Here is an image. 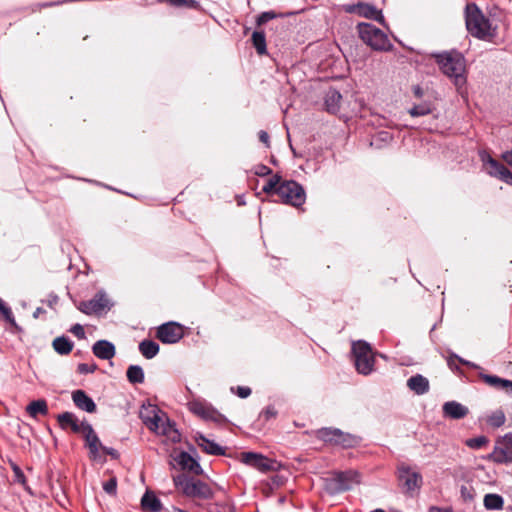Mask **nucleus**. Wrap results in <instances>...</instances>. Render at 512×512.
Returning <instances> with one entry per match:
<instances>
[{
    "label": "nucleus",
    "mask_w": 512,
    "mask_h": 512,
    "mask_svg": "<svg viewBox=\"0 0 512 512\" xmlns=\"http://www.w3.org/2000/svg\"><path fill=\"white\" fill-rule=\"evenodd\" d=\"M371 512H384L382 509H376V510H373Z\"/></svg>",
    "instance_id": "obj_61"
},
{
    "label": "nucleus",
    "mask_w": 512,
    "mask_h": 512,
    "mask_svg": "<svg viewBox=\"0 0 512 512\" xmlns=\"http://www.w3.org/2000/svg\"><path fill=\"white\" fill-rule=\"evenodd\" d=\"M196 443L202 449V451H204L207 454H211V455H224L225 454V449L223 447H221L214 441L209 440L204 435H201V434L198 435L196 437Z\"/></svg>",
    "instance_id": "obj_24"
},
{
    "label": "nucleus",
    "mask_w": 512,
    "mask_h": 512,
    "mask_svg": "<svg viewBox=\"0 0 512 512\" xmlns=\"http://www.w3.org/2000/svg\"><path fill=\"white\" fill-rule=\"evenodd\" d=\"M92 352L96 357L102 360H110L116 354L114 344L107 340H99L95 342L92 346Z\"/></svg>",
    "instance_id": "obj_20"
},
{
    "label": "nucleus",
    "mask_w": 512,
    "mask_h": 512,
    "mask_svg": "<svg viewBox=\"0 0 512 512\" xmlns=\"http://www.w3.org/2000/svg\"><path fill=\"white\" fill-rule=\"evenodd\" d=\"M467 489L465 487H462L461 489V493H462V496L465 498V499H472V495L470 493H466Z\"/></svg>",
    "instance_id": "obj_58"
},
{
    "label": "nucleus",
    "mask_w": 512,
    "mask_h": 512,
    "mask_svg": "<svg viewBox=\"0 0 512 512\" xmlns=\"http://www.w3.org/2000/svg\"><path fill=\"white\" fill-rule=\"evenodd\" d=\"M141 506L144 511L148 512H159L162 509L161 501L154 493L149 491L143 495L141 499Z\"/></svg>",
    "instance_id": "obj_25"
},
{
    "label": "nucleus",
    "mask_w": 512,
    "mask_h": 512,
    "mask_svg": "<svg viewBox=\"0 0 512 512\" xmlns=\"http://www.w3.org/2000/svg\"><path fill=\"white\" fill-rule=\"evenodd\" d=\"M282 182V177L279 175H273L267 183L263 186L262 190L266 194H277V189L280 186Z\"/></svg>",
    "instance_id": "obj_36"
},
{
    "label": "nucleus",
    "mask_w": 512,
    "mask_h": 512,
    "mask_svg": "<svg viewBox=\"0 0 512 512\" xmlns=\"http://www.w3.org/2000/svg\"><path fill=\"white\" fill-rule=\"evenodd\" d=\"M465 21L466 28L473 37L491 41L496 36V27L492 26L490 20L473 3L466 5Z\"/></svg>",
    "instance_id": "obj_1"
},
{
    "label": "nucleus",
    "mask_w": 512,
    "mask_h": 512,
    "mask_svg": "<svg viewBox=\"0 0 512 512\" xmlns=\"http://www.w3.org/2000/svg\"><path fill=\"white\" fill-rule=\"evenodd\" d=\"M407 387L415 394L423 395L429 391L430 385L426 377L416 374L407 380Z\"/></svg>",
    "instance_id": "obj_23"
},
{
    "label": "nucleus",
    "mask_w": 512,
    "mask_h": 512,
    "mask_svg": "<svg viewBox=\"0 0 512 512\" xmlns=\"http://www.w3.org/2000/svg\"><path fill=\"white\" fill-rule=\"evenodd\" d=\"M103 490L107 494L115 495L117 491V479L115 477H112L108 481L104 482Z\"/></svg>",
    "instance_id": "obj_42"
},
{
    "label": "nucleus",
    "mask_w": 512,
    "mask_h": 512,
    "mask_svg": "<svg viewBox=\"0 0 512 512\" xmlns=\"http://www.w3.org/2000/svg\"><path fill=\"white\" fill-rule=\"evenodd\" d=\"M480 378L489 386L504 390L509 394H512V381L500 378L496 375L480 374Z\"/></svg>",
    "instance_id": "obj_22"
},
{
    "label": "nucleus",
    "mask_w": 512,
    "mask_h": 512,
    "mask_svg": "<svg viewBox=\"0 0 512 512\" xmlns=\"http://www.w3.org/2000/svg\"><path fill=\"white\" fill-rule=\"evenodd\" d=\"M399 479L404 481V486L408 492L419 488L422 483L421 475L417 472L411 471L407 466L399 468Z\"/></svg>",
    "instance_id": "obj_16"
},
{
    "label": "nucleus",
    "mask_w": 512,
    "mask_h": 512,
    "mask_svg": "<svg viewBox=\"0 0 512 512\" xmlns=\"http://www.w3.org/2000/svg\"><path fill=\"white\" fill-rule=\"evenodd\" d=\"M26 411L32 418H36L39 414L47 415V402L44 399L34 400L26 407Z\"/></svg>",
    "instance_id": "obj_28"
},
{
    "label": "nucleus",
    "mask_w": 512,
    "mask_h": 512,
    "mask_svg": "<svg viewBox=\"0 0 512 512\" xmlns=\"http://www.w3.org/2000/svg\"><path fill=\"white\" fill-rule=\"evenodd\" d=\"M275 17H276V14L273 11L263 12L257 17L256 23L258 26H261V25L267 23L268 21L274 19Z\"/></svg>",
    "instance_id": "obj_43"
},
{
    "label": "nucleus",
    "mask_w": 512,
    "mask_h": 512,
    "mask_svg": "<svg viewBox=\"0 0 512 512\" xmlns=\"http://www.w3.org/2000/svg\"><path fill=\"white\" fill-rule=\"evenodd\" d=\"M10 467L14 473V481L25 486L26 485V477L21 470V468L13 461H10Z\"/></svg>",
    "instance_id": "obj_38"
},
{
    "label": "nucleus",
    "mask_w": 512,
    "mask_h": 512,
    "mask_svg": "<svg viewBox=\"0 0 512 512\" xmlns=\"http://www.w3.org/2000/svg\"><path fill=\"white\" fill-rule=\"evenodd\" d=\"M488 422L493 427H500L505 423V415L503 412L497 411L490 416Z\"/></svg>",
    "instance_id": "obj_40"
},
{
    "label": "nucleus",
    "mask_w": 512,
    "mask_h": 512,
    "mask_svg": "<svg viewBox=\"0 0 512 512\" xmlns=\"http://www.w3.org/2000/svg\"><path fill=\"white\" fill-rule=\"evenodd\" d=\"M468 408L456 401H449L443 405L444 416L451 419H462L468 414Z\"/></svg>",
    "instance_id": "obj_21"
},
{
    "label": "nucleus",
    "mask_w": 512,
    "mask_h": 512,
    "mask_svg": "<svg viewBox=\"0 0 512 512\" xmlns=\"http://www.w3.org/2000/svg\"><path fill=\"white\" fill-rule=\"evenodd\" d=\"M277 195L283 203L294 207L301 206L306 199L303 187L294 180H282L277 189Z\"/></svg>",
    "instance_id": "obj_7"
},
{
    "label": "nucleus",
    "mask_w": 512,
    "mask_h": 512,
    "mask_svg": "<svg viewBox=\"0 0 512 512\" xmlns=\"http://www.w3.org/2000/svg\"><path fill=\"white\" fill-rule=\"evenodd\" d=\"M490 459L496 463L512 462V433L506 434L499 439L490 454Z\"/></svg>",
    "instance_id": "obj_11"
},
{
    "label": "nucleus",
    "mask_w": 512,
    "mask_h": 512,
    "mask_svg": "<svg viewBox=\"0 0 512 512\" xmlns=\"http://www.w3.org/2000/svg\"><path fill=\"white\" fill-rule=\"evenodd\" d=\"M80 434L84 436L87 445H89L93 441L98 442V436L96 435L94 429L89 423H87V425L83 427V430Z\"/></svg>",
    "instance_id": "obj_37"
},
{
    "label": "nucleus",
    "mask_w": 512,
    "mask_h": 512,
    "mask_svg": "<svg viewBox=\"0 0 512 512\" xmlns=\"http://www.w3.org/2000/svg\"><path fill=\"white\" fill-rule=\"evenodd\" d=\"M242 461L246 465L258 469L261 472L270 471L273 468L272 462L262 454L245 452L242 454Z\"/></svg>",
    "instance_id": "obj_14"
},
{
    "label": "nucleus",
    "mask_w": 512,
    "mask_h": 512,
    "mask_svg": "<svg viewBox=\"0 0 512 512\" xmlns=\"http://www.w3.org/2000/svg\"><path fill=\"white\" fill-rule=\"evenodd\" d=\"M2 301V299L0 298V302Z\"/></svg>",
    "instance_id": "obj_62"
},
{
    "label": "nucleus",
    "mask_w": 512,
    "mask_h": 512,
    "mask_svg": "<svg viewBox=\"0 0 512 512\" xmlns=\"http://www.w3.org/2000/svg\"><path fill=\"white\" fill-rule=\"evenodd\" d=\"M175 487L186 497L209 500L214 497V491L210 485L200 479L189 477L185 474L173 476Z\"/></svg>",
    "instance_id": "obj_3"
},
{
    "label": "nucleus",
    "mask_w": 512,
    "mask_h": 512,
    "mask_svg": "<svg viewBox=\"0 0 512 512\" xmlns=\"http://www.w3.org/2000/svg\"><path fill=\"white\" fill-rule=\"evenodd\" d=\"M455 361H457L454 357V355H451L449 358H448V366L454 370V369H458V367L455 365Z\"/></svg>",
    "instance_id": "obj_54"
},
{
    "label": "nucleus",
    "mask_w": 512,
    "mask_h": 512,
    "mask_svg": "<svg viewBox=\"0 0 512 512\" xmlns=\"http://www.w3.org/2000/svg\"><path fill=\"white\" fill-rule=\"evenodd\" d=\"M361 482V475L356 470L335 471L327 479V488L332 494L351 490Z\"/></svg>",
    "instance_id": "obj_5"
},
{
    "label": "nucleus",
    "mask_w": 512,
    "mask_h": 512,
    "mask_svg": "<svg viewBox=\"0 0 512 512\" xmlns=\"http://www.w3.org/2000/svg\"><path fill=\"white\" fill-rule=\"evenodd\" d=\"M502 159L512 167V150L506 151L502 154Z\"/></svg>",
    "instance_id": "obj_52"
},
{
    "label": "nucleus",
    "mask_w": 512,
    "mask_h": 512,
    "mask_svg": "<svg viewBox=\"0 0 512 512\" xmlns=\"http://www.w3.org/2000/svg\"><path fill=\"white\" fill-rule=\"evenodd\" d=\"M357 31L361 40L377 51H390L393 48L387 35L379 28L370 23H359Z\"/></svg>",
    "instance_id": "obj_4"
},
{
    "label": "nucleus",
    "mask_w": 512,
    "mask_h": 512,
    "mask_svg": "<svg viewBox=\"0 0 512 512\" xmlns=\"http://www.w3.org/2000/svg\"><path fill=\"white\" fill-rule=\"evenodd\" d=\"M483 504L487 510H501L504 506V499L499 494L489 493L484 496Z\"/></svg>",
    "instance_id": "obj_30"
},
{
    "label": "nucleus",
    "mask_w": 512,
    "mask_h": 512,
    "mask_svg": "<svg viewBox=\"0 0 512 512\" xmlns=\"http://www.w3.org/2000/svg\"><path fill=\"white\" fill-rule=\"evenodd\" d=\"M43 313H45V310H44L43 308H41V307H38V308L34 311V313H33V317H34V318H38V317L40 316V314H43Z\"/></svg>",
    "instance_id": "obj_57"
},
{
    "label": "nucleus",
    "mask_w": 512,
    "mask_h": 512,
    "mask_svg": "<svg viewBox=\"0 0 512 512\" xmlns=\"http://www.w3.org/2000/svg\"><path fill=\"white\" fill-rule=\"evenodd\" d=\"M127 379L132 384H141L144 382V371L138 365H131L126 372Z\"/></svg>",
    "instance_id": "obj_32"
},
{
    "label": "nucleus",
    "mask_w": 512,
    "mask_h": 512,
    "mask_svg": "<svg viewBox=\"0 0 512 512\" xmlns=\"http://www.w3.org/2000/svg\"><path fill=\"white\" fill-rule=\"evenodd\" d=\"M102 451H103L105 454H107V455H111V456H112V457H114V458H117V457H118V452H117L115 449H113V448H108V447L103 446V447H102Z\"/></svg>",
    "instance_id": "obj_53"
},
{
    "label": "nucleus",
    "mask_w": 512,
    "mask_h": 512,
    "mask_svg": "<svg viewBox=\"0 0 512 512\" xmlns=\"http://www.w3.org/2000/svg\"><path fill=\"white\" fill-rule=\"evenodd\" d=\"M415 94H416L417 96H421V91H420V88H419V87H417V88L415 89Z\"/></svg>",
    "instance_id": "obj_60"
},
{
    "label": "nucleus",
    "mask_w": 512,
    "mask_h": 512,
    "mask_svg": "<svg viewBox=\"0 0 512 512\" xmlns=\"http://www.w3.org/2000/svg\"><path fill=\"white\" fill-rule=\"evenodd\" d=\"M189 410L205 420H210L218 424H226L228 422L224 415L218 412L210 404L203 401L195 400L190 402Z\"/></svg>",
    "instance_id": "obj_9"
},
{
    "label": "nucleus",
    "mask_w": 512,
    "mask_h": 512,
    "mask_svg": "<svg viewBox=\"0 0 512 512\" xmlns=\"http://www.w3.org/2000/svg\"><path fill=\"white\" fill-rule=\"evenodd\" d=\"M454 357H455V359H456L457 361H459L460 363H462V364H464V365H467V366H469V367H473V368H475V367H476V365H475V364H473V363H471V362H469V361H466V360H464V359H462V358L458 357L457 355H454Z\"/></svg>",
    "instance_id": "obj_55"
},
{
    "label": "nucleus",
    "mask_w": 512,
    "mask_h": 512,
    "mask_svg": "<svg viewBox=\"0 0 512 512\" xmlns=\"http://www.w3.org/2000/svg\"><path fill=\"white\" fill-rule=\"evenodd\" d=\"M139 351L146 359H152L158 354L159 345L152 340H143L139 344Z\"/></svg>",
    "instance_id": "obj_29"
},
{
    "label": "nucleus",
    "mask_w": 512,
    "mask_h": 512,
    "mask_svg": "<svg viewBox=\"0 0 512 512\" xmlns=\"http://www.w3.org/2000/svg\"><path fill=\"white\" fill-rule=\"evenodd\" d=\"M57 421L62 429H71V431L74 433H81L83 427L88 423L86 421H79L76 415L72 412H64L59 414L57 416Z\"/></svg>",
    "instance_id": "obj_15"
},
{
    "label": "nucleus",
    "mask_w": 512,
    "mask_h": 512,
    "mask_svg": "<svg viewBox=\"0 0 512 512\" xmlns=\"http://www.w3.org/2000/svg\"><path fill=\"white\" fill-rule=\"evenodd\" d=\"M52 346L58 354L68 355L72 351L74 344L69 338L60 336L53 340Z\"/></svg>",
    "instance_id": "obj_27"
},
{
    "label": "nucleus",
    "mask_w": 512,
    "mask_h": 512,
    "mask_svg": "<svg viewBox=\"0 0 512 512\" xmlns=\"http://www.w3.org/2000/svg\"><path fill=\"white\" fill-rule=\"evenodd\" d=\"M356 443L355 437L350 434H346L342 432L341 437H337L336 445H341L343 447H351Z\"/></svg>",
    "instance_id": "obj_41"
},
{
    "label": "nucleus",
    "mask_w": 512,
    "mask_h": 512,
    "mask_svg": "<svg viewBox=\"0 0 512 512\" xmlns=\"http://www.w3.org/2000/svg\"><path fill=\"white\" fill-rule=\"evenodd\" d=\"M143 422L151 431L166 436L172 442H178L180 440V434L175 428V425L170 423L169 419L164 415H159L153 411V416L144 417Z\"/></svg>",
    "instance_id": "obj_8"
},
{
    "label": "nucleus",
    "mask_w": 512,
    "mask_h": 512,
    "mask_svg": "<svg viewBox=\"0 0 512 512\" xmlns=\"http://www.w3.org/2000/svg\"><path fill=\"white\" fill-rule=\"evenodd\" d=\"M108 303L109 301L105 294L97 293L92 299L81 302L78 309L87 315H91L104 310L108 307Z\"/></svg>",
    "instance_id": "obj_13"
},
{
    "label": "nucleus",
    "mask_w": 512,
    "mask_h": 512,
    "mask_svg": "<svg viewBox=\"0 0 512 512\" xmlns=\"http://www.w3.org/2000/svg\"><path fill=\"white\" fill-rule=\"evenodd\" d=\"M252 43L259 55L266 53V38L262 31H254L252 34Z\"/></svg>",
    "instance_id": "obj_34"
},
{
    "label": "nucleus",
    "mask_w": 512,
    "mask_h": 512,
    "mask_svg": "<svg viewBox=\"0 0 512 512\" xmlns=\"http://www.w3.org/2000/svg\"><path fill=\"white\" fill-rule=\"evenodd\" d=\"M481 159L485 165L489 166L488 174L490 176L498 178L512 186V172L508 168L496 161L490 155L482 154Z\"/></svg>",
    "instance_id": "obj_12"
},
{
    "label": "nucleus",
    "mask_w": 512,
    "mask_h": 512,
    "mask_svg": "<svg viewBox=\"0 0 512 512\" xmlns=\"http://www.w3.org/2000/svg\"><path fill=\"white\" fill-rule=\"evenodd\" d=\"M184 336L183 326L176 322H168L157 328L156 337L165 344H174Z\"/></svg>",
    "instance_id": "obj_10"
},
{
    "label": "nucleus",
    "mask_w": 512,
    "mask_h": 512,
    "mask_svg": "<svg viewBox=\"0 0 512 512\" xmlns=\"http://www.w3.org/2000/svg\"><path fill=\"white\" fill-rule=\"evenodd\" d=\"M510 509L512 510V507Z\"/></svg>",
    "instance_id": "obj_63"
},
{
    "label": "nucleus",
    "mask_w": 512,
    "mask_h": 512,
    "mask_svg": "<svg viewBox=\"0 0 512 512\" xmlns=\"http://www.w3.org/2000/svg\"><path fill=\"white\" fill-rule=\"evenodd\" d=\"M72 400L75 406L88 413L96 412V404L93 399L83 390H75L72 393Z\"/></svg>",
    "instance_id": "obj_19"
},
{
    "label": "nucleus",
    "mask_w": 512,
    "mask_h": 512,
    "mask_svg": "<svg viewBox=\"0 0 512 512\" xmlns=\"http://www.w3.org/2000/svg\"><path fill=\"white\" fill-rule=\"evenodd\" d=\"M174 461L182 470H187L196 475L202 473L200 464L189 453L185 451L179 452L174 457Z\"/></svg>",
    "instance_id": "obj_17"
},
{
    "label": "nucleus",
    "mask_w": 512,
    "mask_h": 512,
    "mask_svg": "<svg viewBox=\"0 0 512 512\" xmlns=\"http://www.w3.org/2000/svg\"><path fill=\"white\" fill-rule=\"evenodd\" d=\"M171 512H188V511L173 506Z\"/></svg>",
    "instance_id": "obj_59"
},
{
    "label": "nucleus",
    "mask_w": 512,
    "mask_h": 512,
    "mask_svg": "<svg viewBox=\"0 0 512 512\" xmlns=\"http://www.w3.org/2000/svg\"><path fill=\"white\" fill-rule=\"evenodd\" d=\"M70 331L79 339L85 338L84 328L80 324L73 325L72 328L70 329Z\"/></svg>",
    "instance_id": "obj_48"
},
{
    "label": "nucleus",
    "mask_w": 512,
    "mask_h": 512,
    "mask_svg": "<svg viewBox=\"0 0 512 512\" xmlns=\"http://www.w3.org/2000/svg\"><path fill=\"white\" fill-rule=\"evenodd\" d=\"M259 140L265 144L266 147H269L270 146V142H269V135L266 131L264 130H261L259 132Z\"/></svg>",
    "instance_id": "obj_51"
},
{
    "label": "nucleus",
    "mask_w": 512,
    "mask_h": 512,
    "mask_svg": "<svg viewBox=\"0 0 512 512\" xmlns=\"http://www.w3.org/2000/svg\"><path fill=\"white\" fill-rule=\"evenodd\" d=\"M342 436V431L339 429L322 428L317 431V437L325 442L336 444L337 437Z\"/></svg>",
    "instance_id": "obj_31"
},
{
    "label": "nucleus",
    "mask_w": 512,
    "mask_h": 512,
    "mask_svg": "<svg viewBox=\"0 0 512 512\" xmlns=\"http://www.w3.org/2000/svg\"><path fill=\"white\" fill-rule=\"evenodd\" d=\"M47 302L50 307H53V305L57 304V302H58V296H56V295L50 296V298Z\"/></svg>",
    "instance_id": "obj_56"
},
{
    "label": "nucleus",
    "mask_w": 512,
    "mask_h": 512,
    "mask_svg": "<svg viewBox=\"0 0 512 512\" xmlns=\"http://www.w3.org/2000/svg\"><path fill=\"white\" fill-rule=\"evenodd\" d=\"M488 443V439L485 436H479L466 440V445L472 449H480Z\"/></svg>",
    "instance_id": "obj_39"
},
{
    "label": "nucleus",
    "mask_w": 512,
    "mask_h": 512,
    "mask_svg": "<svg viewBox=\"0 0 512 512\" xmlns=\"http://www.w3.org/2000/svg\"><path fill=\"white\" fill-rule=\"evenodd\" d=\"M271 172L272 170L268 166L263 164L257 165L255 167V174L258 176H267L271 174Z\"/></svg>",
    "instance_id": "obj_49"
},
{
    "label": "nucleus",
    "mask_w": 512,
    "mask_h": 512,
    "mask_svg": "<svg viewBox=\"0 0 512 512\" xmlns=\"http://www.w3.org/2000/svg\"><path fill=\"white\" fill-rule=\"evenodd\" d=\"M97 369V365L95 363L88 364V363H80L77 367V371L80 374H89L95 372Z\"/></svg>",
    "instance_id": "obj_44"
},
{
    "label": "nucleus",
    "mask_w": 512,
    "mask_h": 512,
    "mask_svg": "<svg viewBox=\"0 0 512 512\" xmlns=\"http://www.w3.org/2000/svg\"><path fill=\"white\" fill-rule=\"evenodd\" d=\"M277 416V411L273 406H267L262 412L260 417H263L266 421L275 418Z\"/></svg>",
    "instance_id": "obj_45"
},
{
    "label": "nucleus",
    "mask_w": 512,
    "mask_h": 512,
    "mask_svg": "<svg viewBox=\"0 0 512 512\" xmlns=\"http://www.w3.org/2000/svg\"><path fill=\"white\" fill-rule=\"evenodd\" d=\"M102 444L100 442V440L98 439V442H92L88 445V448H89V451H90V454L92 456V458L96 459L97 456H98V453H99V450L101 449L102 450Z\"/></svg>",
    "instance_id": "obj_47"
},
{
    "label": "nucleus",
    "mask_w": 512,
    "mask_h": 512,
    "mask_svg": "<svg viewBox=\"0 0 512 512\" xmlns=\"http://www.w3.org/2000/svg\"><path fill=\"white\" fill-rule=\"evenodd\" d=\"M236 393L240 398H247L251 394V389L246 386H238Z\"/></svg>",
    "instance_id": "obj_50"
},
{
    "label": "nucleus",
    "mask_w": 512,
    "mask_h": 512,
    "mask_svg": "<svg viewBox=\"0 0 512 512\" xmlns=\"http://www.w3.org/2000/svg\"><path fill=\"white\" fill-rule=\"evenodd\" d=\"M342 96L339 92L333 90L330 91L325 98V105L329 112H335L339 108V103Z\"/></svg>",
    "instance_id": "obj_35"
},
{
    "label": "nucleus",
    "mask_w": 512,
    "mask_h": 512,
    "mask_svg": "<svg viewBox=\"0 0 512 512\" xmlns=\"http://www.w3.org/2000/svg\"><path fill=\"white\" fill-rule=\"evenodd\" d=\"M433 110H434V106L431 102H423V103L414 105L412 108H410L408 110V113L412 117H420V116H425V115L432 113Z\"/></svg>",
    "instance_id": "obj_33"
},
{
    "label": "nucleus",
    "mask_w": 512,
    "mask_h": 512,
    "mask_svg": "<svg viewBox=\"0 0 512 512\" xmlns=\"http://www.w3.org/2000/svg\"><path fill=\"white\" fill-rule=\"evenodd\" d=\"M349 11H355L359 16L375 20L383 25L385 24V20L381 10H378L375 6L371 4L359 3Z\"/></svg>",
    "instance_id": "obj_18"
},
{
    "label": "nucleus",
    "mask_w": 512,
    "mask_h": 512,
    "mask_svg": "<svg viewBox=\"0 0 512 512\" xmlns=\"http://www.w3.org/2000/svg\"><path fill=\"white\" fill-rule=\"evenodd\" d=\"M168 3L171 5L180 7V6H187V7H195L197 2L195 0H167Z\"/></svg>",
    "instance_id": "obj_46"
},
{
    "label": "nucleus",
    "mask_w": 512,
    "mask_h": 512,
    "mask_svg": "<svg viewBox=\"0 0 512 512\" xmlns=\"http://www.w3.org/2000/svg\"><path fill=\"white\" fill-rule=\"evenodd\" d=\"M352 352L356 370L363 375L370 374L375 364L371 346L367 342L359 340L353 343Z\"/></svg>",
    "instance_id": "obj_6"
},
{
    "label": "nucleus",
    "mask_w": 512,
    "mask_h": 512,
    "mask_svg": "<svg viewBox=\"0 0 512 512\" xmlns=\"http://www.w3.org/2000/svg\"><path fill=\"white\" fill-rule=\"evenodd\" d=\"M0 314L3 316L4 320L10 325L11 333L22 332V328L15 321L11 308L8 305H6V303L3 300L0 302Z\"/></svg>",
    "instance_id": "obj_26"
},
{
    "label": "nucleus",
    "mask_w": 512,
    "mask_h": 512,
    "mask_svg": "<svg viewBox=\"0 0 512 512\" xmlns=\"http://www.w3.org/2000/svg\"><path fill=\"white\" fill-rule=\"evenodd\" d=\"M436 62L439 65L441 71L453 79L455 86L461 88L466 83L465 77V58L457 52H445L436 56Z\"/></svg>",
    "instance_id": "obj_2"
}]
</instances>
